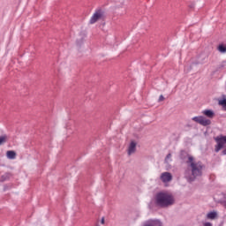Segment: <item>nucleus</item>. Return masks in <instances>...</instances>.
<instances>
[{
  "instance_id": "f257e3e1",
  "label": "nucleus",
  "mask_w": 226,
  "mask_h": 226,
  "mask_svg": "<svg viewBox=\"0 0 226 226\" xmlns=\"http://www.w3.org/2000/svg\"><path fill=\"white\" fill-rule=\"evenodd\" d=\"M186 163L188 168L185 171V177L189 181V183H192L195 181L196 177H200V176H202V172L204 169H206V166L202 162L195 161L193 156H189Z\"/></svg>"
},
{
  "instance_id": "f03ea898",
  "label": "nucleus",
  "mask_w": 226,
  "mask_h": 226,
  "mask_svg": "<svg viewBox=\"0 0 226 226\" xmlns=\"http://www.w3.org/2000/svg\"><path fill=\"white\" fill-rule=\"evenodd\" d=\"M157 207H169L174 204V196L168 192H158L154 198Z\"/></svg>"
},
{
  "instance_id": "7ed1b4c3",
  "label": "nucleus",
  "mask_w": 226,
  "mask_h": 226,
  "mask_svg": "<svg viewBox=\"0 0 226 226\" xmlns=\"http://www.w3.org/2000/svg\"><path fill=\"white\" fill-rule=\"evenodd\" d=\"M201 114H203V116L192 117V121L201 124V126L211 125V119L215 118V111H213V109H204Z\"/></svg>"
},
{
  "instance_id": "20e7f679",
  "label": "nucleus",
  "mask_w": 226,
  "mask_h": 226,
  "mask_svg": "<svg viewBox=\"0 0 226 226\" xmlns=\"http://www.w3.org/2000/svg\"><path fill=\"white\" fill-rule=\"evenodd\" d=\"M107 19V14L105 10L98 8L95 10L94 13L89 20V24H96V22H101L102 27L105 26V20Z\"/></svg>"
},
{
  "instance_id": "39448f33",
  "label": "nucleus",
  "mask_w": 226,
  "mask_h": 226,
  "mask_svg": "<svg viewBox=\"0 0 226 226\" xmlns=\"http://www.w3.org/2000/svg\"><path fill=\"white\" fill-rule=\"evenodd\" d=\"M215 142H217V145L215 146V153H219L222 148L223 146L226 144V136H217L215 138Z\"/></svg>"
},
{
  "instance_id": "423d86ee",
  "label": "nucleus",
  "mask_w": 226,
  "mask_h": 226,
  "mask_svg": "<svg viewBox=\"0 0 226 226\" xmlns=\"http://www.w3.org/2000/svg\"><path fill=\"white\" fill-rule=\"evenodd\" d=\"M161 181H162V183H170V181H172V174H170V172L162 173Z\"/></svg>"
},
{
  "instance_id": "0eeeda50",
  "label": "nucleus",
  "mask_w": 226,
  "mask_h": 226,
  "mask_svg": "<svg viewBox=\"0 0 226 226\" xmlns=\"http://www.w3.org/2000/svg\"><path fill=\"white\" fill-rule=\"evenodd\" d=\"M136 149H137V143H135V141H132L128 148V154L129 155L133 154Z\"/></svg>"
},
{
  "instance_id": "6e6552de",
  "label": "nucleus",
  "mask_w": 226,
  "mask_h": 226,
  "mask_svg": "<svg viewBox=\"0 0 226 226\" xmlns=\"http://www.w3.org/2000/svg\"><path fill=\"white\" fill-rule=\"evenodd\" d=\"M6 154H7V158H9V160H15V158L17 156V153H15V151H11V150L7 151Z\"/></svg>"
},
{
  "instance_id": "1a4fd4ad",
  "label": "nucleus",
  "mask_w": 226,
  "mask_h": 226,
  "mask_svg": "<svg viewBox=\"0 0 226 226\" xmlns=\"http://www.w3.org/2000/svg\"><path fill=\"white\" fill-rule=\"evenodd\" d=\"M218 216V214L216 212H210L207 215V218L208 220H215Z\"/></svg>"
},
{
  "instance_id": "9d476101",
  "label": "nucleus",
  "mask_w": 226,
  "mask_h": 226,
  "mask_svg": "<svg viewBox=\"0 0 226 226\" xmlns=\"http://www.w3.org/2000/svg\"><path fill=\"white\" fill-rule=\"evenodd\" d=\"M218 105H220L221 107H222V109L224 111H226V98L221 99L218 102Z\"/></svg>"
},
{
  "instance_id": "9b49d317",
  "label": "nucleus",
  "mask_w": 226,
  "mask_h": 226,
  "mask_svg": "<svg viewBox=\"0 0 226 226\" xmlns=\"http://www.w3.org/2000/svg\"><path fill=\"white\" fill-rule=\"evenodd\" d=\"M217 50H219V52H221L222 54H225L226 52V46L223 44H220L217 48Z\"/></svg>"
},
{
  "instance_id": "f8f14e48",
  "label": "nucleus",
  "mask_w": 226,
  "mask_h": 226,
  "mask_svg": "<svg viewBox=\"0 0 226 226\" xmlns=\"http://www.w3.org/2000/svg\"><path fill=\"white\" fill-rule=\"evenodd\" d=\"M6 140H8V136L6 135L0 136V146H3V144H4Z\"/></svg>"
},
{
  "instance_id": "ddd939ff",
  "label": "nucleus",
  "mask_w": 226,
  "mask_h": 226,
  "mask_svg": "<svg viewBox=\"0 0 226 226\" xmlns=\"http://www.w3.org/2000/svg\"><path fill=\"white\" fill-rule=\"evenodd\" d=\"M165 163H169V162H172V154L169 153L164 160Z\"/></svg>"
},
{
  "instance_id": "4468645a",
  "label": "nucleus",
  "mask_w": 226,
  "mask_h": 226,
  "mask_svg": "<svg viewBox=\"0 0 226 226\" xmlns=\"http://www.w3.org/2000/svg\"><path fill=\"white\" fill-rule=\"evenodd\" d=\"M163 100H165V97H163V95H160L159 102H163Z\"/></svg>"
},
{
  "instance_id": "2eb2a0df",
  "label": "nucleus",
  "mask_w": 226,
  "mask_h": 226,
  "mask_svg": "<svg viewBox=\"0 0 226 226\" xmlns=\"http://www.w3.org/2000/svg\"><path fill=\"white\" fill-rule=\"evenodd\" d=\"M204 226H213V223H211V222H205Z\"/></svg>"
},
{
  "instance_id": "dca6fc26",
  "label": "nucleus",
  "mask_w": 226,
  "mask_h": 226,
  "mask_svg": "<svg viewBox=\"0 0 226 226\" xmlns=\"http://www.w3.org/2000/svg\"><path fill=\"white\" fill-rule=\"evenodd\" d=\"M189 8H191V9L195 8V4H191L189 5Z\"/></svg>"
},
{
  "instance_id": "f3484780",
  "label": "nucleus",
  "mask_w": 226,
  "mask_h": 226,
  "mask_svg": "<svg viewBox=\"0 0 226 226\" xmlns=\"http://www.w3.org/2000/svg\"><path fill=\"white\" fill-rule=\"evenodd\" d=\"M101 223L103 225L104 223H105V218H102V220H101Z\"/></svg>"
},
{
  "instance_id": "a211bd4d",
  "label": "nucleus",
  "mask_w": 226,
  "mask_h": 226,
  "mask_svg": "<svg viewBox=\"0 0 226 226\" xmlns=\"http://www.w3.org/2000/svg\"><path fill=\"white\" fill-rule=\"evenodd\" d=\"M224 203L226 204V195L224 196Z\"/></svg>"
}]
</instances>
